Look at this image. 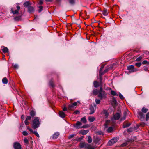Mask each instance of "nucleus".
<instances>
[{"label":"nucleus","mask_w":149,"mask_h":149,"mask_svg":"<svg viewBox=\"0 0 149 149\" xmlns=\"http://www.w3.org/2000/svg\"><path fill=\"white\" fill-rule=\"evenodd\" d=\"M14 67L16 69H18V65L17 64H15L14 65Z\"/></svg>","instance_id":"obj_51"},{"label":"nucleus","mask_w":149,"mask_h":149,"mask_svg":"<svg viewBox=\"0 0 149 149\" xmlns=\"http://www.w3.org/2000/svg\"><path fill=\"white\" fill-rule=\"evenodd\" d=\"M30 114L32 117H34L36 115V112L33 110L31 111Z\"/></svg>","instance_id":"obj_24"},{"label":"nucleus","mask_w":149,"mask_h":149,"mask_svg":"<svg viewBox=\"0 0 149 149\" xmlns=\"http://www.w3.org/2000/svg\"><path fill=\"white\" fill-rule=\"evenodd\" d=\"M31 116H27L26 118V120H31Z\"/></svg>","instance_id":"obj_44"},{"label":"nucleus","mask_w":149,"mask_h":149,"mask_svg":"<svg viewBox=\"0 0 149 149\" xmlns=\"http://www.w3.org/2000/svg\"><path fill=\"white\" fill-rule=\"evenodd\" d=\"M24 142L26 144H28V143H29L28 140L26 138H25L24 139Z\"/></svg>","instance_id":"obj_39"},{"label":"nucleus","mask_w":149,"mask_h":149,"mask_svg":"<svg viewBox=\"0 0 149 149\" xmlns=\"http://www.w3.org/2000/svg\"><path fill=\"white\" fill-rule=\"evenodd\" d=\"M142 63L143 64H147L148 65H149V62H148L146 60H144L143 61Z\"/></svg>","instance_id":"obj_35"},{"label":"nucleus","mask_w":149,"mask_h":149,"mask_svg":"<svg viewBox=\"0 0 149 149\" xmlns=\"http://www.w3.org/2000/svg\"><path fill=\"white\" fill-rule=\"evenodd\" d=\"M40 123L39 118L36 117L32 121V127L34 129L38 128L40 125Z\"/></svg>","instance_id":"obj_1"},{"label":"nucleus","mask_w":149,"mask_h":149,"mask_svg":"<svg viewBox=\"0 0 149 149\" xmlns=\"http://www.w3.org/2000/svg\"><path fill=\"white\" fill-rule=\"evenodd\" d=\"M50 85L52 86V87H53L54 86V84H53V83L51 81L50 82Z\"/></svg>","instance_id":"obj_63"},{"label":"nucleus","mask_w":149,"mask_h":149,"mask_svg":"<svg viewBox=\"0 0 149 149\" xmlns=\"http://www.w3.org/2000/svg\"><path fill=\"white\" fill-rule=\"evenodd\" d=\"M118 63H114L113 64L112 66L114 68L116 67V66L117 65Z\"/></svg>","instance_id":"obj_53"},{"label":"nucleus","mask_w":149,"mask_h":149,"mask_svg":"<svg viewBox=\"0 0 149 149\" xmlns=\"http://www.w3.org/2000/svg\"><path fill=\"white\" fill-rule=\"evenodd\" d=\"M81 121L83 123H85L87 121L86 118L85 117H83L81 119Z\"/></svg>","instance_id":"obj_28"},{"label":"nucleus","mask_w":149,"mask_h":149,"mask_svg":"<svg viewBox=\"0 0 149 149\" xmlns=\"http://www.w3.org/2000/svg\"><path fill=\"white\" fill-rule=\"evenodd\" d=\"M127 69L129 70V73H130L133 72L138 70V69L137 68H134L133 65H131L127 66Z\"/></svg>","instance_id":"obj_5"},{"label":"nucleus","mask_w":149,"mask_h":149,"mask_svg":"<svg viewBox=\"0 0 149 149\" xmlns=\"http://www.w3.org/2000/svg\"><path fill=\"white\" fill-rule=\"evenodd\" d=\"M11 11L13 13V14H18L19 12L18 10H16L15 11L13 10V8H11Z\"/></svg>","instance_id":"obj_25"},{"label":"nucleus","mask_w":149,"mask_h":149,"mask_svg":"<svg viewBox=\"0 0 149 149\" xmlns=\"http://www.w3.org/2000/svg\"><path fill=\"white\" fill-rule=\"evenodd\" d=\"M121 115L118 113H117L114 116V118L115 120H118L119 119Z\"/></svg>","instance_id":"obj_11"},{"label":"nucleus","mask_w":149,"mask_h":149,"mask_svg":"<svg viewBox=\"0 0 149 149\" xmlns=\"http://www.w3.org/2000/svg\"><path fill=\"white\" fill-rule=\"evenodd\" d=\"M113 128L112 127H109L107 129V131L108 133H110L113 131Z\"/></svg>","instance_id":"obj_30"},{"label":"nucleus","mask_w":149,"mask_h":149,"mask_svg":"<svg viewBox=\"0 0 149 149\" xmlns=\"http://www.w3.org/2000/svg\"><path fill=\"white\" fill-rule=\"evenodd\" d=\"M104 74V72H102V69L101 68H100V72H99V77H102V76Z\"/></svg>","instance_id":"obj_31"},{"label":"nucleus","mask_w":149,"mask_h":149,"mask_svg":"<svg viewBox=\"0 0 149 149\" xmlns=\"http://www.w3.org/2000/svg\"><path fill=\"white\" fill-rule=\"evenodd\" d=\"M22 134L25 136H27L28 134V133L26 131H24L22 132Z\"/></svg>","instance_id":"obj_42"},{"label":"nucleus","mask_w":149,"mask_h":149,"mask_svg":"<svg viewBox=\"0 0 149 149\" xmlns=\"http://www.w3.org/2000/svg\"><path fill=\"white\" fill-rule=\"evenodd\" d=\"M38 7L39 8V9L38 10V12L39 13H40L42 10L43 7L42 6H39Z\"/></svg>","instance_id":"obj_34"},{"label":"nucleus","mask_w":149,"mask_h":149,"mask_svg":"<svg viewBox=\"0 0 149 149\" xmlns=\"http://www.w3.org/2000/svg\"><path fill=\"white\" fill-rule=\"evenodd\" d=\"M119 95L120 97V98L122 100L124 99V97H123V95L121 93H120L119 94Z\"/></svg>","instance_id":"obj_49"},{"label":"nucleus","mask_w":149,"mask_h":149,"mask_svg":"<svg viewBox=\"0 0 149 149\" xmlns=\"http://www.w3.org/2000/svg\"><path fill=\"white\" fill-rule=\"evenodd\" d=\"M100 139L97 137H95L94 139V141L96 143H97L98 142L100 141Z\"/></svg>","instance_id":"obj_26"},{"label":"nucleus","mask_w":149,"mask_h":149,"mask_svg":"<svg viewBox=\"0 0 149 149\" xmlns=\"http://www.w3.org/2000/svg\"><path fill=\"white\" fill-rule=\"evenodd\" d=\"M79 113V111L78 110H76L75 111L74 113V114H77Z\"/></svg>","instance_id":"obj_52"},{"label":"nucleus","mask_w":149,"mask_h":149,"mask_svg":"<svg viewBox=\"0 0 149 149\" xmlns=\"http://www.w3.org/2000/svg\"><path fill=\"white\" fill-rule=\"evenodd\" d=\"M131 125L130 123H127L126 122H124L123 125V127L125 128L129 127Z\"/></svg>","instance_id":"obj_18"},{"label":"nucleus","mask_w":149,"mask_h":149,"mask_svg":"<svg viewBox=\"0 0 149 149\" xmlns=\"http://www.w3.org/2000/svg\"><path fill=\"white\" fill-rule=\"evenodd\" d=\"M111 95L113 96L116 95L117 96L118 95L116 94V92L113 91L111 90Z\"/></svg>","instance_id":"obj_33"},{"label":"nucleus","mask_w":149,"mask_h":149,"mask_svg":"<svg viewBox=\"0 0 149 149\" xmlns=\"http://www.w3.org/2000/svg\"><path fill=\"white\" fill-rule=\"evenodd\" d=\"M143 70L147 71L148 70V68L147 67H144L143 69Z\"/></svg>","instance_id":"obj_62"},{"label":"nucleus","mask_w":149,"mask_h":149,"mask_svg":"<svg viewBox=\"0 0 149 149\" xmlns=\"http://www.w3.org/2000/svg\"><path fill=\"white\" fill-rule=\"evenodd\" d=\"M98 94V91L96 89H95L93 91V95H96Z\"/></svg>","instance_id":"obj_27"},{"label":"nucleus","mask_w":149,"mask_h":149,"mask_svg":"<svg viewBox=\"0 0 149 149\" xmlns=\"http://www.w3.org/2000/svg\"><path fill=\"white\" fill-rule=\"evenodd\" d=\"M88 127V126L87 125H83L81 127V128H86Z\"/></svg>","instance_id":"obj_54"},{"label":"nucleus","mask_w":149,"mask_h":149,"mask_svg":"<svg viewBox=\"0 0 149 149\" xmlns=\"http://www.w3.org/2000/svg\"><path fill=\"white\" fill-rule=\"evenodd\" d=\"M99 79H100V86L102 85V77H99Z\"/></svg>","instance_id":"obj_37"},{"label":"nucleus","mask_w":149,"mask_h":149,"mask_svg":"<svg viewBox=\"0 0 149 149\" xmlns=\"http://www.w3.org/2000/svg\"><path fill=\"white\" fill-rule=\"evenodd\" d=\"M95 107H94L93 106H91L90 108V112L89 113V114L91 115L94 113L95 112Z\"/></svg>","instance_id":"obj_9"},{"label":"nucleus","mask_w":149,"mask_h":149,"mask_svg":"<svg viewBox=\"0 0 149 149\" xmlns=\"http://www.w3.org/2000/svg\"><path fill=\"white\" fill-rule=\"evenodd\" d=\"M28 120H25V123L26 125H28L29 124V122L27 121Z\"/></svg>","instance_id":"obj_55"},{"label":"nucleus","mask_w":149,"mask_h":149,"mask_svg":"<svg viewBox=\"0 0 149 149\" xmlns=\"http://www.w3.org/2000/svg\"><path fill=\"white\" fill-rule=\"evenodd\" d=\"M27 129L31 133H33L34 132L32 130L29 128V127H27Z\"/></svg>","instance_id":"obj_45"},{"label":"nucleus","mask_w":149,"mask_h":149,"mask_svg":"<svg viewBox=\"0 0 149 149\" xmlns=\"http://www.w3.org/2000/svg\"><path fill=\"white\" fill-rule=\"evenodd\" d=\"M69 2L71 5H74L75 3V0H69Z\"/></svg>","instance_id":"obj_32"},{"label":"nucleus","mask_w":149,"mask_h":149,"mask_svg":"<svg viewBox=\"0 0 149 149\" xmlns=\"http://www.w3.org/2000/svg\"><path fill=\"white\" fill-rule=\"evenodd\" d=\"M148 110L147 109L143 107L142 109V112L139 111L138 112V117L141 120H142L144 118L145 115L143 113H146L148 111Z\"/></svg>","instance_id":"obj_2"},{"label":"nucleus","mask_w":149,"mask_h":149,"mask_svg":"<svg viewBox=\"0 0 149 149\" xmlns=\"http://www.w3.org/2000/svg\"><path fill=\"white\" fill-rule=\"evenodd\" d=\"M102 14L104 16H106L108 15V12L107 9H104L102 11Z\"/></svg>","instance_id":"obj_19"},{"label":"nucleus","mask_w":149,"mask_h":149,"mask_svg":"<svg viewBox=\"0 0 149 149\" xmlns=\"http://www.w3.org/2000/svg\"><path fill=\"white\" fill-rule=\"evenodd\" d=\"M82 125V123L81 122L79 121H77V122L74 127L77 129L81 128V125Z\"/></svg>","instance_id":"obj_8"},{"label":"nucleus","mask_w":149,"mask_h":149,"mask_svg":"<svg viewBox=\"0 0 149 149\" xmlns=\"http://www.w3.org/2000/svg\"><path fill=\"white\" fill-rule=\"evenodd\" d=\"M68 109L70 110H73L74 109V106L72 104H70L68 105Z\"/></svg>","instance_id":"obj_20"},{"label":"nucleus","mask_w":149,"mask_h":149,"mask_svg":"<svg viewBox=\"0 0 149 149\" xmlns=\"http://www.w3.org/2000/svg\"><path fill=\"white\" fill-rule=\"evenodd\" d=\"M21 17L20 16H17L15 17L14 18V19L15 21H19L21 19Z\"/></svg>","instance_id":"obj_23"},{"label":"nucleus","mask_w":149,"mask_h":149,"mask_svg":"<svg viewBox=\"0 0 149 149\" xmlns=\"http://www.w3.org/2000/svg\"><path fill=\"white\" fill-rule=\"evenodd\" d=\"M108 71V69L106 68L104 71V73H105Z\"/></svg>","instance_id":"obj_59"},{"label":"nucleus","mask_w":149,"mask_h":149,"mask_svg":"<svg viewBox=\"0 0 149 149\" xmlns=\"http://www.w3.org/2000/svg\"><path fill=\"white\" fill-rule=\"evenodd\" d=\"M127 145V143L126 142L123 143L121 145V147H124L126 146Z\"/></svg>","instance_id":"obj_48"},{"label":"nucleus","mask_w":149,"mask_h":149,"mask_svg":"<svg viewBox=\"0 0 149 149\" xmlns=\"http://www.w3.org/2000/svg\"><path fill=\"white\" fill-rule=\"evenodd\" d=\"M118 138L117 137H115L110 140L108 143L107 145L108 146H111L115 143H116L118 141Z\"/></svg>","instance_id":"obj_6"},{"label":"nucleus","mask_w":149,"mask_h":149,"mask_svg":"<svg viewBox=\"0 0 149 149\" xmlns=\"http://www.w3.org/2000/svg\"><path fill=\"white\" fill-rule=\"evenodd\" d=\"M63 111H66L67 110V109L66 107H64L63 109Z\"/></svg>","instance_id":"obj_64"},{"label":"nucleus","mask_w":149,"mask_h":149,"mask_svg":"<svg viewBox=\"0 0 149 149\" xmlns=\"http://www.w3.org/2000/svg\"><path fill=\"white\" fill-rule=\"evenodd\" d=\"M75 136V135L74 134H71L69 136H68V139H70L73 137Z\"/></svg>","instance_id":"obj_47"},{"label":"nucleus","mask_w":149,"mask_h":149,"mask_svg":"<svg viewBox=\"0 0 149 149\" xmlns=\"http://www.w3.org/2000/svg\"><path fill=\"white\" fill-rule=\"evenodd\" d=\"M79 102H74L72 104L74 106H77L78 103H79Z\"/></svg>","instance_id":"obj_50"},{"label":"nucleus","mask_w":149,"mask_h":149,"mask_svg":"<svg viewBox=\"0 0 149 149\" xmlns=\"http://www.w3.org/2000/svg\"><path fill=\"white\" fill-rule=\"evenodd\" d=\"M43 3V1L42 0H40L39 2V4L40 5L42 4Z\"/></svg>","instance_id":"obj_56"},{"label":"nucleus","mask_w":149,"mask_h":149,"mask_svg":"<svg viewBox=\"0 0 149 149\" xmlns=\"http://www.w3.org/2000/svg\"><path fill=\"white\" fill-rule=\"evenodd\" d=\"M149 119V112H148L146 114V120L148 121Z\"/></svg>","instance_id":"obj_36"},{"label":"nucleus","mask_w":149,"mask_h":149,"mask_svg":"<svg viewBox=\"0 0 149 149\" xmlns=\"http://www.w3.org/2000/svg\"><path fill=\"white\" fill-rule=\"evenodd\" d=\"M2 82L4 84H7L8 82V80L6 77H5L2 79Z\"/></svg>","instance_id":"obj_15"},{"label":"nucleus","mask_w":149,"mask_h":149,"mask_svg":"<svg viewBox=\"0 0 149 149\" xmlns=\"http://www.w3.org/2000/svg\"><path fill=\"white\" fill-rule=\"evenodd\" d=\"M92 139L91 137L90 136H88V140H87L88 142L89 143H90L92 142Z\"/></svg>","instance_id":"obj_29"},{"label":"nucleus","mask_w":149,"mask_h":149,"mask_svg":"<svg viewBox=\"0 0 149 149\" xmlns=\"http://www.w3.org/2000/svg\"><path fill=\"white\" fill-rule=\"evenodd\" d=\"M31 4V3H30L29 1H27L25 2L24 4V6L25 7H27L28 6H30Z\"/></svg>","instance_id":"obj_21"},{"label":"nucleus","mask_w":149,"mask_h":149,"mask_svg":"<svg viewBox=\"0 0 149 149\" xmlns=\"http://www.w3.org/2000/svg\"><path fill=\"white\" fill-rule=\"evenodd\" d=\"M34 8L31 6L28 7V11L30 13H31L34 12Z\"/></svg>","instance_id":"obj_12"},{"label":"nucleus","mask_w":149,"mask_h":149,"mask_svg":"<svg viewBox=\"0 0 149 149\" xmlns=\"http://www.w3.org/2000/svg\"><path fill=\"white\" fill-rule=\"evenodd\" d=\"M79 147L81 148H84L85 149H95V147L94 146H91L88 143L82 142L80 143Z\"/></svg>","instance_id":"obj_3"},{"label":"nucleus","mask_w":149,"mask_h":149,"mask_svg":"<svg viewBox=\"0 0 149 149\" xmlns=\"http://www.w3.org/2000/svg\"><path fill=\"white\" fill-rule=\"evenodd\" d=\"M133 130V129L132 128H130L127 130V131L128 132H132Z\"/></svg>","instance_id":"obj_40"},{"label":"nucleus","mask_w":149,"mask_h":149,"mask_svg":"<svg viewBox=\"0 0 149 149\" xmlns=\"http://www.w3.org/2000/svg\"><path fill=\"white\" fill-rule=\"evenodd\" d=\"M33 134H34L37 137H39V135L36 131H34L33 133Z\"/></svg>","instance_id":"obj_41"},{"label":"nucleus","mask_w":149,"mask_h":149,"mask_svg":"<svg viewBox=\"0 0 149 149\" xmlns=\"http://www.w3.org/2000/svg\"><path fill=\"white\" fill-rule=\"evenodd\" d=\"M106 95L105 91L103 90L102 86V85L99 90L98 91V97L100 99L102 100L106 98Z\"/></svg>","instance_id":"obj_4"},{"label":"nucleus","mask_w":149,"mask_h":149,"mask_svg":"<svg viewBox=\"0 0 149 149\" xmlns=\"http://www.w3.org/2000/svg\"><path fill=\"white\" fill-rule=\"evenodd\" d=\"M113 104H114L115 106H116L117 104V102L116 100L113 101Z\"/></svg>","instance_id":"obj_60"},{"label":"nucleus","mask_w":149,"mask_h":149,"mask_svg":"<svg viewBox=\"0 0 149 149\" xmlns=\"http://www.w3.org/2000/svg\"><path fill=\"white\" fill-rule=\"evenodd\" d=\"M95 102H96V104H98L100 103V101L99 99H96L95 100Z\"/></svg>","instance_id":"obj_43"},{"label":"nucleus","mask_w":149,"mask_h":149,"mask_svg":"<svg viewBox=\"0 0 149 149\" xmlns=\"http://www.w3.org/2000/svg\"><path fill=\"white\" fill-rule=\"evenodd\" d=\"M13 147L14 149H21V145L17 142H15L13 144Z\"/></svg>","instance_id":"obj_7"},{"label":"nucleus","mask_w":149,"mask_h":149,"mask_svg":"<svg viewBox=\"0 0 149 149\" xmlns=\"http://www.w3.org/2000/svg\"><path fill=\"white\" fill-rule=\"evenodd\" d=\"M142 59V57L141 56H139V57H138L137 58H136V60L137 61H140Z\"/></svg>","instance_id":"obj_46"},{"label":"nucleus","mask_w":149,"mask_h":149,"mask_svg":"<svg viewBox=\"0 0 149 149\" xmlns=\"http://www.w3.org/2000/svg\"><path fill=\"white\" fill-rule=\"evenodd\" d=\"M94 86L95 88H97L100 85V83L98 82L97 81H94L93 82Z\"/></svg>","instance_id":"obj_14"},{"label":"nucleus","mask_w":149,"mask_h":149,"mask_svg":"<svg viewBox=\"0 0 149 149\" xmlns=\"http://www.w3.org/2000/svg\"><path fill=\"white\" fill-rule=\"evenodd\" d=\"M125 119V115H124V116H123V117L121 118V120L122 121V120H124Z\"/></svg>","instance_id":"obj_57"},{"label":"nucleus","mask_w":149,"mask_h":149,"mask_svg":"<svg viewBox=\"0 0 149 149\" xmlns=\"http://www.w3.org/2000/svg\"><path fill=\"white\" fill-rule=\"evenodd\" d=\"M62 0H56V2L58 3H60Z\"/></svg>","instance_id":"obj_58"},{"label":"nucleus","mask_w":149,"mask_h":149,"mask_svg":"<svg viewBox=\"0 0 149 149\" xmlns=\"http://www.w3.org/2000/svg\"><path fill=\"white\" fill-rule=\"evenodd\" d=\"M89 131L88 130H82L79 131V133L83 135H84L88 133Z\"/></svg>","instance_id":"obj_10"},{"label":"nucleus","mask_w":149,"mask_h":149,"mask_svg":"<svg viewBox=\"0 0 149 149\" xmlns=\"http://www.w3.org/2000/svg\"><path fill=\"white\" fill-rule=\"evenodd\" d=\"M60 116L62 118H63L65 116V114L64 112L62 111H60L59 113Z\"/></svg>","instance_id":"obj_16"},{"label":"nucleus","mask_w":149,"mask_h":149,"mask_svg":"<svg viewBox=\"0 0 149 149\" xmlns=\"http://www.w3.org/2000/svg\"><path fill=\"white\" fill-rule=\"evenodd\" d=\"M2 47H3V48L2 49V50L4 53H6L8 52V49L7 47H4V46H2L1 48H2Z\"/></svg>","instance_id":"obj_22"},{"label":"nucleus","mask_w":149,"mask_h":149,"mask_svg":"<svg viewBox=\"0 0 149 149\" xmlns=\"http://www.w3.org/2000/svg\"><path fill=\"white\" fill-rule=\"evenodd\" d=\"M59 135V134L58 132H56L53 134L52 137L53 139H56L58 137Z\"/></svg>","instance_id":"obj_13"},{"label":"nucleus","mask_w":149,"mask_h":149,"mask_svg":"<svg viewBox=\"0 0 149 149\" xmlns=\"http://www.w3.org/2000/svg\"><path fill=\"white\" fill-rule=\"evenodd\" d=\"M16 8H17V10H18L19 11V10L20 8V7L19 6H17Z\"/></svg>","instance_id":"obj_61"},{"label":"nucleus","mask_w":149,"mask_h":149,"mask_svg":"<svg viewBox=\"0 0 149 149\" xmlns=\"http://www.w3.org/2000/svg\"><path fill=\"white\" fill-rule=\"evenodd\" d=\"M88 119L89 122H92L95 120V118L94 117L90 116L88 117Z\"/></svg>","instance_id":"obj_17"},{"label":"nucleus","mask_w":149,"mask_h":149,"mask_svg":"<svg viewBox=\"0 0 149 149\" xmlns=\"http://www.w3.org/2000/svg\"><path fill=\"white\" fill-rule=\"evenodd\" d=\"M135 65L138 67H139L141 65V63H137L135 64Z\"/></svg>","instance_id":"obj_38"}]
</instances>
